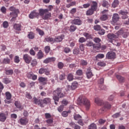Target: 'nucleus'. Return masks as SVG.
<instances>
[{"label":"nucleus","mask_w":129,"mask_h":129,"mask_svg":"<svg viewBox=\"0 0 129 129\" xmlns=\"http://www.w3.org/2000/svg\"><path fill=\"white\" fill-rule=\"evenodd\" d=\"M39 13L37 12L36 10H34L31 12L29 14L30 19H35L37 17H42L43 20H48L49 18H51V13L49 12L48 9H40L38 10Z\"/></svg>","instance_id":"f257e3e1"},{"label":"nucleus","mask_w":129,"mask_h":129,"mask_svg":"<svg viewBox=\"0 0 129 129\" xmlns=\"http://www.w3.org/2000/svg\"><path fill=\"white\" fill-rule=\"evenodd\" d=\"M33 102L35 104H37L40 106V107H44L45 105L51 104V98H45L43 99H38L34 97L33 98Z\"/></svg>","instance_id":"f03ea898"},{"label":"nucleus","mask_w":129,"mask_h":129,"mask_svg":"<svg viewBox=\"0 0 129 129\" xmlns=\"http://www.w3.org/2000/svg\"><path fill=\"white\" fill-rule=\"evenodd\" d=\"M62 88H57L53 92V99L54 101V103L57 105L59 102V98H62L65 96V94L62 93Z\"/></svg>","instance_id":"7ed1b4c3"},{"label":"nucleus","mask_w":129,"mask_h":129,"mask_svg":"<svg viewBox=\"0 0 129 129\" xmlns=\"http://www.w3.org/2000/svg\"><path fill=\"white\" fill-rule=\"evenodd\" d=\"M98 5L96 2L93 1L91 6V8L86 12L87 16H92L94 12H96Z\"/></svg>","instance_id":"20e7f679"},{"label":"nucleus","mask_w":129,"mask_h":129,"mask_svg":"<svg viewBox=\"0 0 129 129\" xmlns=\"http://www.w3.org/2000/svg\"><path fill=\"white\" fill-rule=\"evenodd\" d=\"M9 10L11 12H12L10 13V15L11 17H13L11 19V21L16 22V20H17L16 18L18 17V14L20 13V11H19V9H17L14 7H11L9 8Z\"/></svg>","instance_id":"39448f33"},{"label":"nucleus","mask_w":129,"mask_h":129,"mask_svg":"<svg viewBox=\"0 0 129 129\" xmlns=\"http://www.w3.org/2000/svg\"><path fill=\"white\" fill-rule=\"evenodd\" d=\"M95 102L98 105H103L105 109H110L111 108V105L108 102H103V101L98 98L95 99Z\"/></svg>","instance_id":"423d86ee"},{"label":"nucleus","mask_w":129,"mask_h":129,"mask_svg":"<svg viewBox=\"0 0 129 129\" xmlns=\"http://www.w3.org/2000/svg\"><path fill=\"white\" fill-rule=\"evenodd\" d=\"M80 99V103L81 104H83V105H85L86 110H89V108H90V102L87 98L85 97H79Z\"/></svg>","instance_id":"0eeeda50"},{"label":"nucleus","mask_w":129,"mask_h":129,"mask_svg":"<svg viewBox=\"0 0 129 129\" xmlns=\"http://www.w3.org/2000/svg\"><path fill=\"white\" fill-rule=\"evenodd\" d=\"M19 123L21 125H27L29 123V119L26 117H21L18 121Z\"/></svg>","instance_id":"6e6552de"},{"label":"nucleus","mask_w":129,"mask_h":129,"mask_svg":"<svg viewBox=\"0 0 129 129\" xmlns=\"http://www.w3.org/2000/svg\"><path fill=\"white\" fill-rule=\"evenodd\" d=\"M45 74L47 76L50 75V70L49 69L41 68L39 70V74Z\"/></svg>","instance_id":"1a4fd4ad"},{"label":"nucleus","mask_w":129,"mask_h":129,"mask_svg":"<svg viewBox=\"0 0 129 129\" xmlns=\"http://www.w3.org/2000/svg\"><path fill=\"white\" fill-rule=\"evenodd\" d=\"M71 24L74 25H77L78 26H80L82 24V21L80 20V18L76 17L74 20L71 22Z\"/></svg>","instance_id":"9d476101"},{"label":"nucleus","mask_w":129,"mask_h":129,"mask_svg":"<svg viewBox=\"0 0 129 129\" xmlns=\"http://www.w3.org/2000/svg\"><path fill=\"white\" fill-rule=\"evenodd\" d=\"M32 59L33 58L28 54H24L23 56V59L27 64H30L32 61Z\"/></svg>","instance_id":"9b49d317"},{"label":"nucleus","mask_w":129,"mask_h":129,"mask_svg":"<svg viewBox=\"0 0 129 129\" xmlns=\"http://www.w3.org/2000/svg\"><path fill=\"white\" fill-rule=\"evenodd\" d=\"M119 14L122 15L121 18L122 20H126V19H128V16H127L128 12L127 11L121 10L119 12Z\"/></svg>","instance_id":"f8f14e48"},{"label":"nucleus","mask_w":129,"mask_h":129,"mask_svg":"<svg viewBox=\"0 0 129 129\" xmlns=\"http://www.w3.org/2000/svg\"><path fill=\"white\" fill-rule=\"evenodd\" d=\"M107 38L108 39H109V40H110V42L111 43H112V41H115V39H116V38H117V36L114 35V34L109 33L107 35Z\"/></svg>","instance_id":"ddd939ff"},{"label":"nucleus","mask_w":129,"mask_h":129,"mask_svg":"<svg viewBox=\"0 0 129 129\" xmlns=\"http://www.w3.org/2000/svg\"><path fill=\"white\" fill-rule=\"evenodd\" d=\"M7 118H8V114L5 113H0V121H1L2 122H5V121L7 120Z\"/></svg>","instance_id":"4468645a"},{"label":"nucleus","mask_w":129,"mask_h":129,"mask_svg":"<svg viewBox=\"0 0 129 129\" xmlns=\"http://www.w3.org/2000/svg\"><path fill=\"white\" fill-rule=\"evenodd\" d=\"M38 81L39 82H41V83H43V85H46L47 84V83L48 82V78L40 77L38 78Z\"/></svg>","instance_id":"2eb2a0df"},{"label":"nucleus","mask_w":129,"mask_h":129,"mask_svg":"<svg viewBox=\"0 0 129 129\" xmlns=\"http://www.w3.org/2000/svg\"><path fill=\"white\" fill-rule=\"evenodd\" d=\"M86 74L87 75V78L88 79H90L92 76H93V74H92V72L91 71V68L90 67L88 68L87 70Z\"/></svg>","instance_id":"dca6fc26"},{"label":"nucleus","mask_w":129,"mask_h":129,"mask_svg":"<svg viewBox=\"0 0 129 129\" xmlns=\"http://www.w3.org/2000/svg\"><path fill=\"white\" fill-rule=\"evenodd\" d=\"M107 59H114L115 58V53L113 52H109L106 54Z\"/></svg>","instance_id":"f3484780"},{"label":"nucleus","mask_w":129,"mask_h":129,"mask_svg":"<svg viewBox=\"0 0 129 129\" xmlns=\"http://www.w3.org/2000/svg\"><path fill=\"white\" fill-rule=\"evenodd\" d=\"M119 20V16L117 14H114L112 17V21L113 23H117Z\"/></svg>","instance_id":"a211bd4d"},{"label":"nucleus","mask_w":129,"mask_h":129,"mask_svg":"<svg viewBox=\"0 0 129 129\" xmlns=\"http://www.w3.org/2000/svg\"><path fill=\"white\" fill-rule=\"evenodd\" d=\"M63 38L64 36L63 35L58 36L54 38V42H56V43H60V42H62Z\"/></svg>","instance_id":"6ab92c4d"},{"label":"nucleus","mask_w":129,"mask_h":129,"mask_svg":"<svg viewBox=\"0 0 129 129\" xmlns=\"http://www.w3.org/2000/svg\"><path fill=\"white\" fill-rule=\"evenodd\" d=\"M14 29L16 31H22V24L15 23L14 25Z\"/></svg>","instance_id":"aec40b11"},{"label":"nucleus","mask_w":129,"mask_h":129,"mask_svg":"<svg viewBox=\"0 0 129 129\" xmlns=\"http://www.w3.org/2000/svg\"><path fill=\"white\" fill-rule=\"evenodd\" d=\"M37 59H42L44 57V53L42 50H39L38 52L36 54Z\"/></svg>","instance_id":"412c9836"},{"label":"nucleus","mask_w":129,"mask_h":129,"mask_svg":"<svg viewBox=\"0 0 129 129\" xmlns=\"http://www.w3.org/2000/svg\"><path fill=\"white\" fill-rule=\"evenodd\" d=\"M102 6L104 8H108V7L110 6V5H109V3L107 1L103 0L102 1Z\"/></svg>","instance_id":"4be33fe9"},{"label":"nucleus","mask_w":129,"mask_h":129,"mask_svg":"<svg viewBox=\"0 0 129 129\" xmlns=\"http://www.w3.org/2000/svg\"><path fill=\"white\" fill-rule=\"evenodd\" d=\"M119 5V1L118 0H114L112 4V8H115Z\"/></svg>","instance_id":"5701e85b"},{"label":"nucleus","mask_w":129,"mask_h":129,"mask_svg":"<svg viewBox=\"0 0 129 129\" xmlns=\"http://www.w3.org/2000/svg\"><path fill=\"white\" fill-rule=\"evenodd\" d=\"M46 42H49L50 43H54V39L51 37H48L45 38Z\"/></svg>","instance_id":"b1692460"},{"label":"nucleus","mask_w":129,"mask_h":129,"mask_svg":"<svg viewBox=\"0 0 129 129\" xmlns=\"http://www.w3.org/2000/svg\"><path fill=\"white\" fill-rule=\"evenodd\" d=\"M27 37L28 38H29V39H30L31 40H33V39L35 38V34H34L33 32H29L27 35Z\"/></svg>","instance_id":"393cba45"},{"label":"nucleus","mask_w":129,"mask_h":129,"mask_svg":"<svg viewBox=\"0 0 129 129\" xmlns=\"http://www.w3.org/2000/svg\"><path fill=\"white\" fill-rule=\"evenodd\" d=\"M116 78L117 79H118L119 82H121V83L124 82V78H123V77H122L120 75H117L116 76Z\"/></svg>","instance_id":"a878e982"},{"label":"nucleus","mask_w":129,"mask_h":129,"mask_svg":"<svg viewBox=\"0 0 129 129\" xmlns=\"http://www.w3.org/2000/svg\"><path fill=\"white\" fill-rule=\"evenodd\" d=\"M71 86L72 90H74L75 89H76V88H77V86H78V83H77V82H74L72 83Z\"/></svg>","instance_id":"bb28decb"},{"label":"nucleus","mask_w":129,"mask_h":129,"mask_svg":"<svg viewBox=\"0 0 129 129\" xmlns=\"http://www.w3.org/2000/svg\"><path fill=\"white\" fill-rule=\"evenodd\" d=\"M67 79L69 81H73V79H74V76L72 74H69L68 75Z\"/></svg>","instance_id":"cd10ccee"},{"label":"nucleus","mask_w":129,"mask_h":129,"mask_svg":"<svg viewBox=\"0 0 129 129\" xmlns=\"http://www.w3.org/2000/svg\"><path fill=\"white\" fill-rule=\"evenodd\" d=\"M11 63V59L9 58H5L3 59V64H10Z\"/></svg>","instance_id":"c85d7f7f"},{"label":"nucleus","mask_w":129,"mask_h":129,"mask_svg":"<svg viewBox=\"0 0 129 129\" xmlns=\"http://www.w3.org/2000/svg\"><path fill=\"white\" fill-rule=\"evenodd\" d=\"M3 82L5 84H9V83H11V82H12V81L9 78H5L3 79Z\"/></svg>","instance_id":"c756f323"},{"label":"nucleus","mask_w":129,"mask_h":129,"mask_svg":"<svg viewBox=\"0 0 129 129\" xmlns=\"http://www.w3.org/2000/svg\"><path fill=\"white\" fill-rule=\"evenodd\" d=\"M6 99L8 100H10V99L12 98V94L9 92H7L5 94Z\"/></svg>","instance_id":"7c9ffc66"},{"label":"nucleus","mask_w":129,"mask_h":129,"mask_svg":"<svg viewBox=\"0 0 129 129\" xmlns=\"http://www.w3.org/2000/svg\"><path fill=\"white\" fill-rule=\"evenodd\" d=\"M93 48V49H96V50H99L101 48V44H94Z\"/></svg>","instance_id":"2f4dec72"},{"label":"nucleus","mask_w":129,"mask_h":129,"mask_svg":"<svg viewBox=\"0 0 129 129\" xmlns=\"http://www.w3.org/2000/svg\"><path fill=\"white\" fill-rule=\"evenodd\" d=\"M100 19L101 21H106V20L108 19V16H107V15L104 14L102 15Z\"/></svg>","instance_id":"473e14b6"},{"label":"nucleus","mask_w":129,"mask_h":129,"mask_svg":"<svg viewBox=\"0 0 129 129\" xmlns=\"http://www.w3.org/2000/svg\"><path fill=\"white\" fill-rule=\"evenodd\" d=\"M38 64V62L37 61V59H33L32 60H31V65L32 66V67H35Z\"/></svg>","instance_id":"72a5a7b5"},{"label":"nucleus","mask_w":129,"mask_h":129,"mask_svg":"<svg viewBox=\"0 0 129 129\" xmlns=\"http://www.w3.org/2000/svg\"><path fill=\"white\" fill-rule=\"evenodd\" d=\"M15 105L17 108H21L22 107V104L18 101L15 102Z\"/></svg>","instance_id":"f704fd0d"},{"label":"nucleus","mask_w":129,"mask_h":129,"mask_svg":"<svg viewBox=\"0 0 129 129\" xmlns=\"http://www.w3.org/2000/svg\"><path fill=\"white\" fill-rule=\"evenodd\" d=\"M74 119H75V120H79L80 119H81V118H82V117L79 114H76L74 115Z\"/></svg>","instance_id":"c9c22d12"},{"label":"nucleus","mask_w":129,"mask_h":129,"mask_svg":"<svg viewBox=\"0 0 129 129\" xmlns=\"http://www.w3.org/2000/svg\"><path fill=\"white\" fill-rule=\"evenodd\" d=\"M76 29H77V27L76 26H75V25H72L70 26V32H75V31L76 30Z\"/></svg>","instance_id":"e433bc0d"},{"label":"nucleus","mask_w":129,"mask_h":129,"mask_svg":"<svg viewBox=\"0 0 129 129\" xmlns=\"http://www.w3.org/2000/svg\"><path fill=\"white\" fill-rule=\"evenodd\" d=\"M89 129H97V126L95 123H93L89 125Z\"/></svg>","instance_id":"4c0bfd02"},{"label":"nucleus","mask_w":129,"mask_h":129,"mask_svg":"<svg viewBox=\"0 0 129 129\" xmlns=\"http://www.w3.org/2000/svg\"><path fill=\"white\" fill-rule=\"evenodd\" d=\"M70 112H71V111H64L62 112L61 115L62 116H63V117H67V116H68V113H70Z\"/></svg>","instance_id":"58836bf2"},{"label":"nucleus","mask_w":129,"mask_h":129,"mask_svg":"<svg viewBox=\"0 0 129 129\" xmlns=\"http://www.w3.org/2000/svg\"><path fill=\"white\" fill-rule=\"evenodd\" d=\"M87 64H88V62H87V60H85L84 59H82L81 60L80 64L82 66H86V65H87Z\"/></svg>","instance_id":"ea45409f"},{"label":"nucleus","mask_w":129,"mask_h":129,"mask_svg":"<svg viewBox=\"0 0 129 129\" xmlns=\"http://www.w3.org/2000/svg\"><path fill=\"white\" fill-rule=\"evenodd\" d=\"M94 42L96 43L97 44H100V42H101V39L98 37H95L93 39Z\"/></svg>","instance_id":"a19ab883"},{"label":"nucleus","mask_w":129,"mask_h":129,"mask_svg":"<svg viewBox=\"0 0 129 129\" xmlns=\"http://www.w3.org/2000/svg\"><path fill=\"white\" fill-rule=\"evenodd\" d=\"M14 73V71L13 70H6V75H12Z\"/></svg>","instance_id":"79ce46f5"},{"label":"nucleus","mask_w":129,"mask_h":129,"mask_svg":"<svg viewBox=\"0 0 129 129\" xmlns=\"http://www.w3.org/2000/svg\"><path fill=\"white\" fill-rule=\"evenodd\" d=\"M94 45V44H93V42L92 41H87L86 44V46H87V47H93Z\"/></svg>","instance_id":"37998d69"},{"label":"nucleus","mask_w":129,"mask_h":129,"mask_svg":"<svg viewBox=\"0 0 129 129\" xmlns=\"http://www.w3.org/2000/svg\"><path fill=\"white\" fill-rule=\"evenodd\" d=\"M75 5H76V2H72L70 4L67 5L66 7L69 9V8H70L71 7H74V6H75Z\"/></svg>","instance_id":"c03bdc74"},{"label":"nucleus","mask_w":129,"mask_h":129,"mask_svg":"<svg viewBox=\"0 0 129 129\" xmlns=\"http://www.w3.org/2000/svg\"><path fill=\"white\" fill-rule=\"evenodd\" d=\"M96 59H102L104 58V54L99 53L98 55L96 56Z\"/></svg>","instance_id":"a18cd8bd"},{"label":"nucleus","mask_w":129,"mask_h":129,"mask_svg":"<svg viewBox=\"0 0 129 129\" xmlns=\"http://www.w3.org/2000/svg\"><path fill=\"white\" fill-rule=\"evenodd\" d=\"M50 50H51V48H50V46H46L44 48V51H45L46 54H48V53H49L50 52Z\"/></svg>","instance_id":"49530a36"},{"label":"nucleus","mask_w":129,"mask_h":129,"mask_svg":"<svg viewBox=\"0 0 129 129\" xmlns=\"http://www.w3.org/2000/svg\"><path fill=\"white\" fill-rule=\"evenodd\" d=\"M36 31L37 32H38V33L39 34L40 36H44V34H45V33L44 32V31H43V30L40 29H37Z\"/></svg>","instance_id":"de8ad7c7"},{"label":"nucleus","mask_w":129,"mask_h":129,"mask_svg":"<svg viewBox=\"0 0 129 129\" xmlns=\"http://www.w3.org/2000/svg\"><path fill=\"white\" fill-rule=\"evenodd\" d=\"M97 65H98V66H100L101 67H104V66L106 65V63L104 61H100L98 62Z\"/></svg>","instance_id":"09e8293b"},{"label":"nucleus","mask_w":129,"mask_h":129,"mask_svg":"<svg viewBox=\"0 0 129 129\" xmlns=\"http://www.w3.org/2000/svg\"><path fill=\"white\" fill-rule=\"evenodd\" d=\"M69 103V102L66 99H63L61 101V104L63 105H67Z\"/></svg>","instance_id":"8fccbe9b"},{"label":"nucleus","mask_w":129,"mask_h":129,"mask_svg":"<svg viewBox=\"0 0 129 129\" xmlns=\"http://www.w3.org/2000/svg\"><path fill=\"white\" fill-rule=\"evenodd\" d=\"M1 11L2 13H3V14H7V8H6L5 6H3L1 8Z\"/></svg>","instance_id":"3c124183"},{"label":"nucleus","mask_w":129,"mask_h":129,"mask_svg":"<svg viewBox=\"0 0 129 129\" xmlns=\"http://www.w3.org/2000/svg\"><path fill=\"white\" fill-rule=\"evenodd\" d=\"M64 109V105H61L57 108V110L59 112H62V111Z\"/></svg>","instance_id":"603ef678"},{"label":"nucleus","mask_w":129,"mask_h":129,"mask_svg":"<svg viewBox=\"0 0 129 129\" xmlns=\"http://www.w3.org/2000/svg\"><path fill=\"white\" fill-rule=\"evenodd\" d=\"M3 28L7 29L9 27V22L8 21H5L3 22Z\"/></svg>","instance_id":"864d4df0"},{"label":"nucleus","mask_w":129,"mask_h":129,"mask_svg":"<svg viewBox=\"0 0 129 129\" xmlns=\"http://www.w3.org/2000/svg\"><path fill=\"white\" fill-rule=\"evenodd\" d=\"M66 76V75H65V74L60 75L59 77V80H64L65 79Z\"/></svg>","instance_id":"5fc2aeb1"},{"label":"nucleus","mask_w":129,"mask_h":129,"mask_svg":"<svg viewBox=\"0 0 129 129\" xmlns=\"http://www.w3.org/2000/svg\"><path fill=\"white\" fill-rule=\"evenodd\" d=\"M79 49L78 48H75L73 51V53L75 55H78L79 54Z\"/></svg>","instance_id":"6e6d98bb"},{"label":"nucleus","mask_w":129,"mask_h":129,"mask_svg":"<svg viewBox=\"0 0 129 129\" xmlns=\"http://www.w3.org/2000/svg\"><path fill=\"white\" fill-rule=\"evenodd\" d=\"M14 62L15 63H19L20 62V57L19 56H15L14 57Z\"/></svg>","instance_id":"4d7b16f0"},{"label":"nucleus","mask_w":129,"mask_h":129,"mask_svg":"<svg viewBox=\"0 0 129 129\" xmlns=\"http://www.w3.org/2000/svg\"><path fill=\"white\" fill-rule=\"evenodd\" d=\"M119 116H120V112L116 113L112 115L113 118H117V117H119Z\"/></svg>","instance_id":"13d9d810"},{"label":"nucleus","mask_w":129,"mask_h":129,"mask_svg":"<svg viewBox=\"0 0 129 129\" xmlns=\"http://www.w3.org/2000/svg\"><path fill=\"white\" fill-rule=\"evenodd\" d=\"M57 66L59 69H62L63 67H64V63H63L62 62H59L58 63Z\"/></svg>","instance_id":"bf43d9fd"},{"label":"nucleus","mask_w":129,"mask_h":129,"mask_svg":"<svg viewBox=\"0 0 129 129\" xmlns=\"http://www.w3.org/2000/svg\"><path fill=\"white\" fill-rule=\"evenodd\" d=\"M26 97L28 98V99H32V98H33V97H32V95H31V94L29 92L26 93Z\"/></svg>","instance_id":"052dcab7"},{"label":"nucleus","mask_w":129,"mask_h":129,"mask_svg":"<svg viewBox=\"0 0 129 129\" xmlns=\"http://www.w3.org/2000/svg\"><path fill=\"white\" fill-rule=\"evenodd\" d=\"M101 29V27H100V25H95L94 27V29L95 31H100V29Z\"/></svg>","instance_id":"680f3d73"},{"label":"nucleus","mask_w":129,"mask_h":129,"mask_svg":"<svg viewBox=\"0 0 129 129\" xmlns=\"http://www.w3.org/2000/svg\"><path fill=\"white\" fill-rule=\"evenodd\" d=\"M79 42L80 43H84L86 42V39L84 37H81L79 39Z\"/></svg>","instance_id":"e2e57ef3"},{"label":"nucleus","mask_w":129,"mask_h":129,"mask_svg":"<svg viewBox=\"0 0 129 129\" xmlns=\"http://www.w3.org/2000/svg\"><path fill=\"white\" fill-rule=\"evenodd\" d=\"M69 67L71 69H73L74 68H76V67H77V66L75 63H72L69 66Z\"/></svg>","instance_id":"0e129e2a"},{"label":"nucleus","mask_w":129,"mask_h":129,"mask_svg":"<svg viewBox=\"0 0 129 129\" xmlns=\"http://www.w3.org/2000/svg\"><path fill=\"white\" fill-rule=\"evenodd\" d=\"M76 74L78 75L79 76H81V75H82V74H83V72H82V70H78L76 72Z\"/></svg>","instance_id":"69168bd1"},{"label":"nucleus","mask_w":129,"mask_h":129,"mask_svg":"<svg viewBox=\"0 0 129 129\" xmlns=\"http://www.w3.org/2000/svg\"><path fill=\"white\" fill-rule=\"evenodd\" d=\"M98 34H99V35H104V34H105V30L103 29H100V30H99Z\"/></svg>","instance_id":"338daca9"},{"label":"nucleus","mask_w":129,"mask_h":129,"mask_svg":"<svg viewBox=\"0 0 129 129\" xmlns=\"http://www.w3.org/2000/svg\"><path fill=\"white\" fill-rule=\"evenodd\" d=\"M113 99H114V95H111L108 98V100H109V101H112Z\"/></svg>","instance_id":"774afa93"}]
</instances>
